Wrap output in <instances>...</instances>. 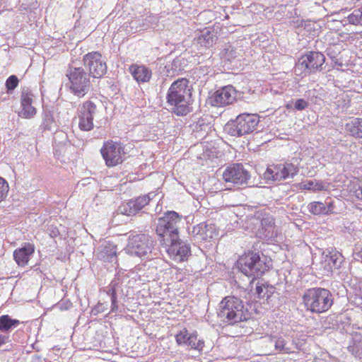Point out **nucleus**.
Returning <instances> with one entry per match:
<instances>
[{
	"mask_svg": "<svg viewBox=\"0 0 362 362\" xmlns=\"http://www.w3.org/2000/svg\"><path fill=\"white\" fill-rule=\"evenodd\" d=\"M166 102L171 112L177 116H185L192 111V90L186 78H179L170 86Z\"/></svg>",
	"mask_w": 362,
	"mask_h": 362,
	"instance_id": "f257e3e1",
	"label": "nucleus"
},
{
	"mask_svg": "<svg viewBox=\"0 0 362 362\" xmlns=\"http://www.w3.org/2000/svg\"><path fill=\"white\" fill-rule=\"evenodd\" d=\"M250 313L244 302L235 296L224 297L218 303L217 317L227 325H235L250 318Z\"/></svg>",
	"mask_w": 362,
	"mask_h": 362,
	"instance_id": "f03ea898",
	"label": "nucleus"
},
{
	"mask_svg": "<svg viewBox=\"0 0 362 362\" xmlns=\"http://www.w3.org/2000/svg\"><path fill=\"white\" fill-rule=\"evenodd\" d=\"M269 262L259 252H249L239 258L238 267L244 275L252 278V283L269 269Z\"/></svg>",
	"mask_w": 362,
	"mask_h": 362,
	"instance_id": "7ed1b4c3",
	"label": "nucleus"
},
{
	"mask_svg": "<svg viewBox=\"0 0 362 362\" xmlns=\"http://www.w3.org/2000/svg\"><path fill=\"white\" fill-rule=\"evenodd\" d=\"M257 114L242 113L225 125V131L232 136L240 137L254 132L259 123Z\"/></svg>",
	"mask_w": 362,
	"mask_h": 362,
	"instance_id": "20e7f679",
	"label": "nucleus"
},
{
	"mask_svg": "<svg viewBox=\"0 0 362 362\" xmlns=\"http://www.w3.org/2000/svg\"><path fill=\"white\" fill-rule=\"evenodd\" d=\"M66 76L69 83L65 86L74 95L78 98L84 97L90 90L91 83L89 74L82 67H69Z\"/></svg>",
	"mask_w": 362,
	"mask_h": 362,
	"instance_id": "39448f33",
	"label": "nucleus"
},
{
	"mask_svg": "<svg viewBox=\"0 0 362 362\" xmlns=\"http://www.w3.org/2000/svg\"><path fill=\"white\" fill-rule=\"evenodd\" d=\"M181 216L174 211H169L160 217L156 224V233L160 243L179 235L178 224Z\"/></svg>",
	"mask_w": 362,
	"mask_h": 362,
	"instance_id": "423d86ee",
	"label": "nucleus"
},
{
	"mask_svg": "<svg viewBox=\"0 0 362 362\" xmlns=\"http://www.w3.org/2000/svg\"><path fill=\"white\" fill-rule=\"evenodd\" d=\"M153 248V240L147 234H135L129 237L126 251L140 258H150Z\"/></svg>",
	"mask_w": 362,
	"mask_h": 362,
	"instance_id": "0eeeda50",
	"label": "nucleus"
},
{
	"mask_svg": "<svg viewBox=\"0 0 362 362\" xmlns=\"http://www.w3.org/2000/svg\"><path fill=\"white\" fill-rule=\"evenodd\" d=\"M298 172V168L293 163H279L269 166L264 173V177L268 180L281 181L293 177Z\"/></svg>",
	"mask_w": 362,
	"mask_h": 362,
	"instance_id": "6e6552de",
	"label": "nucleus"
},
{
	"mask_svg": "<svg viewBox=\"0 0 362 362\" xmlns=\"http://www.w3.org/2000/svg\"><path fill=\"white\" fill-rule=\"evenodd\" d=\"M83 65L93 78H100L107 72V64L102 54L98 52H92L83 57Z\"/></svg>",
	"mask_w": 362,
	"mask_h": 362,
	"instance_id": "1a4fd4ad",
	"label": "nucleus"
},
{
	"mask_svg": "<svg viewBox=\"0 0 362 362\" xmlns=\"http://www.w3.org/2000/svg\"><path fill=\"white\" fill-rule=\"evenodd\" d=\"M99 114L97 105L90 100L83 103L78 108V127L81 130L90 131L93 129V119Z\"/></svg>",
	"mask_w": 362,
	"mask_h": 362,
	"instance_id": "9d476101",
	"label": "nucleus"
},
{
	"mask_svg": "<svg viewBox=\"0 0 362 362\" xmlns=\"http://www.w3.org/2000/svg\"><path fill=\"white\" fill-rule=\"evenodd\" d=\"M167 247V252L175 261H184L191 254L189 245L180 239L172 238L161 243Z\"/></svg>",
	"mask_w": 362,
	"mask_h": 362,
	"instance_id": "9b49d317",
	"label": "nucleus"
},
{
	"mask_svg": "<svg viewBox=\"0 0 362 362\" xmlns=\"http://www.w3.org/2000/svg\"><path fill=\"white\" fill-rule=\"evenodd\" d=\"M250 175L243 164L234 163L228 166L223 173V179L226 182L240 186L246 185Z\"/></svg>",
	"mask_w": 362,
	"mask_h": 362,
	"instance_id": "f8f14e48",
	"label": "nucleus"
},
{
	"mask_svg": "<svg viewBox=\"0 0 362 362\" xmlns=\"http://www.w3.org/2000/svg\"><path fill=\"white\" fill-rule=\"evenodd\" d=\"M237 93L232 86L218 89L209 98V103L215 107H223L232 104L236 99Z\"/></svg>",
	"mask_w": 362,
	"mask_h": 362,
	"instance_id": "ddd939ff",
	"label": "nucleus"
},
{
	"mask_svg": "<svg viewBox=\"0 0 362 362\" xmlns=\"http://www.w3.org/2000/svg\"><path fill=\"white\" fill-rule=\"evenodd\" d=\"M100 152L109 167L115 166L123 160L124 150L120 144L107 141L104 144Z\"/></svg>",
	"mask_w": 362,
	"mask_h": 362,
	"instance_id": "4468645a",
	"label": "nucleus"
},
{
	"mask_svg": "<svg viewBox=\"0 0 362 362\" xmlns=\"http://www.w3.org/2000/svg\"><path fill=\"white\" fill-rule=\"evenodd\" d=\"M341 255L334 251L327 250L323 251L320 257V266L318 269L320 271V274L324 276H329L332 273V269H338L340 267L342 260Z\"/></svg>",
	"mask_w": 362,
	"mask_h": 362,
	"instance_id": "2eb2a0df",
	"label": "nucleus"
},
{
	"mask_svg": "<svg viewBox=\"0 0 362 362\" xmlns=\"http://www.w3.org/2000/svg\"><path fill=\"white\" fill-rule=\"evenodd\" d=\"M151 193L138 197L134 199H131L128 202L122 204L119 206L118 211L120 214L127 216H133L141 211L145 206L148 204L152 199Z\"/></svg>",
	"mask_w": 362,
	"mask_h": 362,
	"instance_id": "dca6fc26",
	"label": "nucleus"
},
{
	"mask_svg": "<svg viewBox=\"0 0 362 362\" xmlns=\"http://www.w3.org/2000/svg\"><path fill=\"white\" fill-rule=\"evenodd\" d=\"M33 97L34 95L28 88H23L21 95V110L18 113L20 117L30 119L36 115V109L33 106Z\"/></svg>",
	"mask_w": 362,
	"mask_h": 362,
	"instance_id": "f3484780",
	"label": "nucleus"
},
{
	"mask_svg": "<svg viewBox=\"0 0 362 362\" xmlns=\"http://www.w3.org/2000/svg\"><path fill=\"white\" fill-rule=\"evenodd\" d=\"M35 251V247L30 243H25L23 247L15 250L13 252V258L20 267H24L28 263Z\"/></svg>",
	"mask_w": 362,
	"mask_h": 362,
	"instance_id": "a211bd4d",
	"label": "nucleus"
},
{
	"mask_svg": "<svg viewBox=\"0 0 362 362\" xmlns=\"http://www.w3.org/2000/svg\"><path fill=\"white\" fill-rule=\"evenodd\" d=\"M262 231L260 233L268 239L277 236L278 229L275 226L274 218L269 214H265L261 219Z\"/></svg>",
	"mask_w": 362,
	"mask_h": 362,
	"instance_id": "6ab92c4d",
	"label": "nucleus"
},
{
	"mask_svg": "<svg viewBox=\"0 0 362 362\" xmlns=\"http://www.w3.org/2000/svg\"><path fill=\"white\" fill-rule=\"evenodd\" d=\"M129 71L138 83L148 82L152 76L151 70L144 65L132 64L129 66Z\"/></svg>",
	"mask_w": 362,
	"mask_h": 362,
	"instance_id": "aec40b11",
	"label": "nucleus"
},
{
	"mask_svg": "<svg viewBox=\"0 0 362 362\" xmlns=\"http://www.w3.org/2000/svg\"><path fill=\"white\" fill-rule=\"evenodd\" d=\"M315 64L316 62H315L314 53L310 52L309 54L303 56L299 59L298 62L296 64L295 71H300V74L303 72L305 74L315 72V69L316 68L315 67Z\"/></svg>",
	"mask_w": 362,
	"mask_h": 362,
	"instance_id": "412c9836",
	"label": "nucleus"
},
{
	"mask_svg": "<svg viewBox=\"0 0 362 362\" xmlns=\"http://www.w3.org/2000/svg\"><path fill=\"white\" fill-rule=\"evenodd\" d=\"M332 304L333 297L330 291L318 288V313L328 310Z\"/></svg>",
	"mask_w": 362,
	"mask_h": 362,
	"instance_id": "4be33fe9",
	"label": "nucleus"
},
{
	"mask_svg": "<svg viewBox=\"0 0 362 362\" xmlns=\"http://www.w3.org/2000/svg\"><path fill=\"white\" fill-rule=\"evenodd\" d=\"M213 227L205 223H201L193 227L192 234L197 241L206 240L212 238Z\"/></svg>",
	"mask_w": 362,
	"mask_h": 362,
	"instance_id": "5701e85b",
	"label": "nucleus"
},
{
	"mask_svg": "<svg viewBox=\"0 0 362 362\" xmlns=\"http://www.w3.org/2000/svg\"><path fill=\"white\" fill-rule=\"evenodd\" d=\"M216 40L217 37L214 31L208 29L202 30L196 37L197 44L206 48L211 47Z\"/></svg>",
	"mask_w": 362,
	"mask_h": 362,
	"instance_id": "b1692460",
	"label": "nucleus"
},
{
	"mask_svg": "<svg viewBox=\"0 0 362 362\" xmlns=\"http://www.w3.org/2000/svg\"><path fill=\"white\" fill-rule=\"evenodd\" d=\"M347 133L357 139H362V118H354L345 125Z\"/></svg>",
	"mask_w": 362,
	"mask_h": 362,
	"instance_id": "393cba45",
	"label": "nucleus"
},
{
	"mask_svg": "<svg viewBox=\"0 0 362 362\" xmlns=\"http://www.w3.org/2000/svg\"><path fill=\"white\" fill-rule=\"evenodd\" d=\"M304 304L306 308L313 313L316 312L317 307V288L308 289L303 295Z\"/></svg>",
	"mask_w": 362,
	"mask_h": 362,
	"instance_id": "a878e982",
	"label": "nucleus"
},
{
	"mask_svg": "<svg viewBox=\"0 0 362 362\" xmlns=\"http://www.w3.org/2000/svg\"><path fill=\"white\" fill-rule=\"evenodd\" d=\"M54 154L58 156L64 151L65 146L68 144V136L66 134L62 131H58L54 135Z\"/></svg>",
	"mask_w": 362,
	"mask_h": 362,
	"instance_id": "bb28decb",
	"label": "nucleus"
},
{
	"mask_svg": "<svg viewBox=\"0 0 362 362\" xmlns=\"http://www.w3.org/2000/svg\"><path fill=\"white\" fill-rule=\"evenodd\" d=\"M270 341L274 343L275 350L281 353L290 354L293 351L286 346V341L281 336H271Z\"/></svg>",
	"mask_w": 362,
	"mask_h": 362,
	"instance_id": "cd10ccee",
	"label": "nucleus"
},
{
	"mask_svg": "<svg viewBox=\"0 0 362 362\" xmlns=\"http://www.w3.org/2000/svg\"><path fill=\"white\" fill-rule=\"evenodd\" d=\"M20 324V321L11 319L9 315H4L0 317V331L6 332L12 327H16Z\"/></svg>",
	"mask_w": 362,
	"mask_h": 362,
	"instance_id": "c85d7f7f",
	"label": "nucleus"
},
{
	"mask_svg": "<svg viewBox=\"0 0 362 362\" xmlns=\"http://www.w3.org/2000/svg\"><path fill=\"white\" fill-rule=\"evenodd\" d=\"M348 350L356 358L362 360V337L356 335L353 339V344L348 346Z\"/></svg>",
	"mask_w": 362,
	"mask_h": 362,
	"instance_id": "c756f323",
	"label": "nucleus"
},
{
	"mask_svg": "<svg viewBox=\"0 0 362 362\" xmlns=\"http://www.w3.org/2000/svg\"><path fill=\"white\" fill-rule=\"evenodd\" d=\"M273 286H265L264 284L257 282L255 288V294L259 298H269L274 292Z\"/></svg>",
	"mask_w": 362,
	"mask_h": 362,
	"instance_id": "7c9ffc66",
	"label": "nucleus"
},
{
	"mask_svg": "<svg viewBox=\"0 0 362 362\" xmlns=\"http://www.w3.org/2000/svg\"><path fill=\"white\" fill-rule=\"evenodd\" d=\"M54 122L53 115L51 111L45 110L42 113V122L40 125L43 131H51L52 129L53 124Z\"/></svg>",
	"mask_w": 362,
	"mask_h": 362,
	"instance_id": "2f4dec72",
	"label": "nucleus"
},
{
	"mask_svg": "<svg viewBox=\"0 0 362 362\" xmlns=\"http://www.w3.org/2000/svg\"><path fill=\"white\" fill-rule=\"evenodd\" d=\"M197 337L198 335L196 332L190 333L187 346L195 350L201 351L204 346V341L202 339H198Z\"/></svg>",
	"mask_w": 362,
	"mask_h": 362,
	"instance_id": "473e14b6",
	"label": "nucleus"
},
{
	"mask_svg": "<svg viewBox=\"0 0 362 362\" xmlns=\"http://www.w3.org/2000/svg\"><path fill=\"white\" fill-rule=\"evenodd\" d=\"M334 213V203L332 199H326L325 203L318 202V214H329Z\"/></svg>",
	"mask_w": 362,
	"mask_h": 362,
	"instance_id": "72a5a7b5",
	"label": "nucleus"
},
{
	"mask_svg": "<svg viewBox=\"0 0 362 362\" xmlns=\"http://www.w3.org/2000/svg\"><path fill=\"white\" fill-rule=\"evenodd\" d=\"M101 257L108 262H113L116 259V250L114 246H105L101 251Z\"/></svg>",
	"mask_w": 362,
	"mask_h": 362,
	"instance_id": "f704fd0d",
	"label": "nucleus"
},
{
	"mask_svg": "<svg viewBox=\"0 0 362 362\" xmlns=\"http://www.w3.org/2000/svg\"><path fill=\"white\" fill-rule=\"evenodd\" d=\"M347 19L351 24L362 25V7L354 10Z\"/></svg>",
	"mask_w": 362,
	"mask_h": 362,
	"instance_id": "c9c22d12",
	"label": "nucleus"
},
{
	"mask_svg": "<svg viewBox=\"0 0 362 362\" xmlns=\"http://www.w3.org/2000/svg\"><path fill=\"white\" fill-rule=\"evenodd\" d=\"M190 333L186 329H183L175 335V339L179 345L188 346Z\"/></svg>",
	"mask_w": 362,
	"mask_h": 362,
	"instance_id": "e433bc0d",
	"label": "nucleus"
},
{
	"mask_svg": "<svg viewBox=\"0 0 362 362\" xmlns=\"http://www.w3.org/2000/svg\"><path fill=\"white\" fill-rule=\"evenodd\" d=\"M18 85V79L16 76H10L6 81V87L7 88V93H11Z\"/></svg>",
	"mask_w": 362,
	"mask_h": 362,
	"instance_id": "4c0bfd02",
	"label": "nucleus"
},
{
	"mask_svg": "<svg viewBox=\"0 0 362 362\" xmlns=\"http://www.w3.org/2000/svg\"><path fill=\"white\" fill-rule=\"evenodd\" d=\"M8 189V184L4 178L0 177V202L6 197Z\"/></svg>",
	"mask_w": 362,
	"mask_h": 362,
	"instance_id": "58836bf2",
	"label": "nucleus"
},
{
	"mask_svg": "<svg viewBox=\"0 0 362 362\" xmlns=\"http://www.w3.org/2000/svg\"><path fill=\"white\" fill-rule=\"evenodd\" d=\"M223 55L226 59L231 60L236 57V52L232 46L226 45L223 49Z\"/></svg>",
	"mask_w": 362,
	"mask_h": 362,
	"instance_id": "ea45409f",
	"label": "nucleus"
},
{
	"mask_svg": "<svg viewBox=\"0 0 362 362\" xmlns=\"http://www.w3.org/2000/svg\"><path fill=\"white\" fill-rule=\"evenodd\" d=\"M119 280L117 278H115L111 283L108 286V291L107 293L109 295H117V291L118 290L119 286Z\"/></svg>",
	"mask_w": 362,
	"mask_h": 362,
	"instance_id": "a19ab883",
	"label": "nucleus"
},
{
	"mask_svg": "<svg viewBox=\"0 0 362 362\" xmlns=\"http://www.w3.org/2000/svg\"><path fill=\"white\" fill-rule=\"evenodd\" d=\"M107 309V305L104 303H98L91 310V313L93 315H97L99 313L105 312Z\"/></svg>",
	"mask_w": 362,
	"mask_h": 362,
	"instance_id": "79ce46f5",
	"label": "nucleus"
},
{
	"mask_svg": "<svg viewBox=\"0 0 362 362\" xmlns=\"http://www.w3.org/2000/svg\"><path fill=\"white\" fill-rule=\"evenodd\" d=\"M317 183H315L313 181L311 180H306L301 183V188L304 189H308V190H313L315 191L316 189Z\"/></svg>",
	"mask_w": 362,
	"mask_h": 362,
	"instance_id": "37998d69",
	"label": "nucleus"
},
{
	"mask_svg": "<svg viewBox=\"0 0 362 362\" xmlns=\"http://www.w3.org/2000/svg\"><path fill=\"white\" fill-rule=\"evenodd\" d=\"M308 105V103L303 99H298L295 103V108L298 110H304Z\"/></svg>",
	"mask_w": 362,
	"mask_h": 362,
	"instance_id": "c03bdc74",
	"label": "nucleus"
},
{
	"mask_svg": "<svg viewBox=\"0 0 362 362\" xmlns=\"http://www.w3.org/2000/svg\"><path fill=\"white\" fill-rule=\"evenodd\" d=\"M110 296L111 297V303H112L111 311L115 312L118 308V305L117 304V295L112 294V295H110Z\"/></svg>",
	"mask_w": 362,
	"mask_h": 362,
	"instance_id": "a18cd8bd",
	"label": "nucleus"
},
{
	"mask_svg": "<svg viewBox=\"0 0 362 362\" xmlns=\"http://www.w3.org/2000/svg\"><path fill=\"white\" fill-rule=\"evenodd\" d=\"M354 196L358 200H362V185L358 187V189H356L354 192Z\"/></svg>",
	"mask_w": 362,
	"mask_h": 362,
	"instance_id": "49530a36",
	"label": "nucleus"
},
{
	"mask_svg": "<svg viewBox=\"0 0 362 362\" xmlns=\"http://www.w3.org/2000/svg\"><path fill=\"white\" fill-rule=\"evenodd\" d=\"M310 211L313 214H317V202H313L310 204Z\"/></svg>",
	"mask_w": 362,
	"mask_h": 362,
	"instance_id": "de8ad7c7",
	"label": "nucleus"
},
{
	"mask_svg": "<svg viewBox=\"0 0 362 362\" xmlns=\"http://www.w3.org/2000/svg\"><path fill=\"white\" fill-rule=\"evenodd\" d=\"M8 339V335L0 334V346L6 344Z\"/></svg>",
	"mask_w": 362,
	"mask_h": 362,
	"instance_id": "09e8293b",
	"label": "nucleus"
},
{
	"mask_svg": "<svg viewBox=\"0 0 362 362\" xmlns=\"http://www.w3.org/2000/svg\"><path fill=\"white\" fill-rule=\"evenodd\" d=\"M325 60V56L322 53L318 52V62H320V63L324 62Z\"/></svg>",
	"mask_w": 362,
	"mask_h": 362,
	"instance_id": "8fccbe9b",
	"label": "nucleus"
},
{
	"mask_svg": "<svg viewBox=\"0 0 362 362\" xmlns=\"http://www.w3.org/2000/svg\"><path fill=\"white\" fill-rule=\"evenodd\" d=\"M325 8L324 6L322 7H318V13L320 12L322 15H324L325 14Z\"/></svg>",
	"mask_w": 362,
	"mask_h": 362,
	"instance_id": "3c124183",
	"label": "nucleus"
},
{
	"mask_svg": "<svg viewBox=\"0 0 362 362\" xmlns=\"http://www.w3.org/2000/svg\"><path fill=\"white\" fill-rule=\"evenodd\" d=\"M317 186H318V191H320V190H322V189H325V187H324V186H322V184H321V183H320L319 182H318Z\"/></svg>",
	"mask_w": 362,
	"mask_h": 362,
	"instance_id": "603ef678",
	"label": "nucleus"
}]
</instances>
